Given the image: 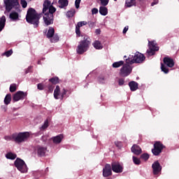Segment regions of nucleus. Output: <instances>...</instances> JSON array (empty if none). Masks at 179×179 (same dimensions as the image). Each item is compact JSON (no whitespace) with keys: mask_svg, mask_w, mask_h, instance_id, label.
<instances>
[{"mask_svg":"<svg viewBox=\"0 0 179 179\" xmlns=\"http://www.w3.org/2000/svg\"><path fill=\"white\" fill-rule=\"evenodd\" d=\"M41 18V14L37 13L34 8H30L27 13L26 20L27 23L33 24L34 27L36 29L38 27L40 24V19Z\"/></svg>","mask_w":179,"mask_h":179,"instance_id":"1","label":"nucleus"},{"mask_svg":"<svg viewBox=\"0 0 179 179\" xmlns=\"http://www.w3.org/2000/svg\"><path fill=\"white\" fill-rule=\"evenodd\" d=\"M90 44H92V39L88 36L85 35L83 39L78 43L76 48L77 54L80 55L85 54L90 48Z\"/></svg>","mask_w":179,"mask_h":179,"instance_id":"2","label":"nucleus"},{"mask_svg":"<svg viewBox=\"0 0 179 179\" xmlns=\"http://www.w3.org/2000/svg\"><path fill=\"white\" fill-rule=\"evenodd\" d=\"M145 56L141 52H136L134 55H129L127 59H126L127 64H142L145 61Z\"/></svg>","mask_w":179,"mask_h":179,"instance_id":"3","label":"nucleus"},{"mask_svg":"<svg viewBox=\"0 0 179 179\" xmlns=\"http://www.w3.org/2000/svg\"><path fill=\"white\" fill-rule=\"evenodd\" d=\"M13 138L16 143H23V142H26L30 138V133L27 131L15 133L13 134Z\"/></svg>","mask_w":179,"mask_h":179,"instance_id":"4","label":"nucleus"},{"mask_svg":"<svg viewBox=\"0 0 179 179\" xmlns=\"http://www.w3.org/2000/svg\"><path fill=\"white\" fill-rule=\"evenodd\" d=\"M67 93H68V90L63 88L61 90V88H59V86L57 85L54 91V97L56 100H59V99L64 100V97L66 96Z\"/></svg>","mask_w":179,"mask_h":179,"instance_id":"5","label":"nucleus"},{"mask_svg":"<svg viewBox=\"0 0 179 179\" xmlns=\"http://www.w3.org/2000/svg\"><path fill=\"white\" fill-rule=\"evenodd\" d=\"M14 165L20 173H27V165H26L23 159L17 158L14 162Z\"/></svg>","mask_w":179,"mask_h":179,"instance_id":"6","label":"nucleus"},{"mask_svg":"<svg viewBox=\"0 0 179 179\" xmlns=\"http://www.w3.org/2000/svg\"><path fill=\"white\" fill-rule=\"evenodd\" d=\"M131 73L132 66H131V64L126 62V64L121 67L120 75L122 76V78H127V76H129Z\"/></svg>","mask_w":179,"mask_h":179,"instance_id":"7","label":"nucleus"},{"mask_svg":"<svg viewBox=\"0 0 179 179\" xmlns=\"http://www.w3.org/2000/svg\"><path fill=\"white\" fill-rule=\"evenodd\" d=\"M149 49L147 50V55L148 57H152V55H155L156 51H159V47H157V44L156 41H148Z\"/></svg>","mask_w":179,"mask_h":179,"instance_id":"8","label":"nucleus"},{"mask_svg":"<svg viewBox=\"0 0 179 179\" xmlns=\"http://www.w3.org/2000/svg\"><path fill=\"white\" fill-rule=\"evenodd\" d=\"M163 149H164V145L159 141H157L154 144V149L152 150V152L155 156H159V155L162 153Z\"/></svg>","mask_w":179,"mask_h":179,"instance_id":"9","label":"nucleus"},{"mask_svg":"<svg viewBox=\"0 0 179 179\" xmlns=\"http://www.w3.org/2000/svg\"><path fill=\"white\" fill-rule=\"evenodd\" d=\"M43 22L46 26H50L54 23V15L52 13H43Z\"/></svg>","mask_w":179,"mask_h":179,"instance_id":"10","label":"nucleus"},{"mask_svg":"<svg viewBox=\"0 0 179 179\" xmlns=\"http://www.w3.org/2000/svg\"><path fill=\"white\" fill-rule=\"evenodd\" d=\"M4 3L6 10L8 12L12 10L14 6H19V1L17 0H4Z\"/></svg>","mask_w":179,"mask_h":179,"instance_id":"11","label":"nucleus"},{"mask_svg":"<svg viewBox=\"0 0 179 179\" xmlns=\"http://www.w3.org/2000/svg\"><path fill=\"white\" fill-rule=\"evenodd\" d=\"M112 170L114 173H120L124 171V165L120 162H113L111 164Z\"/></svg>","mask_w":179,"mask_h":179,"instance_id":"12","label":"nucleus"},{"mask_svg":"<svg viewBox=\"0 0 179 179\" xmlns=\"http://www.w3.org/2000/svg\"><path fill=\"white\" fill-rule=\"evenodd\" d=\"M152 173L154 176H159V173L162 172V166L159 161L155 162L152 165Z\"/></svg>","mask_w":179,"mask_h":179,"instance_id":"13","label":"nucleus"},{"mask_svg":"<svg viewBox=\"0 0 179 179\" xmlns=\"http://www.w3.org/2000/svg\"><path fill=\"white\" fill-rule=\"evenodd\" d=\"M26 96H27V93L18 91L13 95V101H19V100H23Z\"/></svg>","mask_w":179,"mask_h":179,"instance_id":"14","label":"nucleus"},{"mask_svg":"<svg viewBox=\"0 0 179 179\" xmlns=\"http://www.w3.org/2000/svg\"><path fill=\"white\" fill-rule=\"evenodd\" d=\"M113 174V168L111 165L107 164L103 169V177H110Z\"/></svg>","mask_w":179,"mask_h":179,"instance_id":"15","label":"nucleus"},{"mask_svg":"<svg viewBox=\"0 0 179 179\" xmlns=\"http://www.w3.org/2000/svg\"><path fill=\"white\" fill-rule=\"evenodd\" d=\"M164 63L165 65H167L169 68H173L174 66V60L170 57H164Z\"/></svg>","mask_w":179,"mask_h":179,"instance_id":"16","label":"nucleus"},{"mask_svg":"<svg viewBox=\"0 0 179 179\" xmlns=\"http://www.w3.org/2000/svg\"><path fill=\"white\" fill-rule=\"evenodd\" d=\"M131 152L134 155L138 156V155H141V153H142V148H141V147H139V145H134L131 147Z\"/></svg>","mask_w":179,"mask_h":179,"instance_id":"17","label":"nucleus"},{"mask_svg":"<svg viewBox=\"0 0 179 179\" xmlns=\"http://www.w3.org/2000/svg\"><path fill=\"white\" fill-rule=\"evenodd\" d=\"M45 152H47V148L41 145H38L37 147L38 156H45Z\"/></svg>","mask_w":179,"mask_h":179,"instance_id":"18","label":"nucleus"},{"mask_svg":"<svg viewBox=\"0 0 179 179\" xmlns=\"http://www.w3.org/2000/svg\"><path fill=\"white\" fill-rule=\"evenodd\" d=\"M9 17L13 22H16L19 20V17H20V15H19L16 11H12Z\"/></svg>","mask_w":179,"mask_h":179,"instance_id":"19","label":"nucleus"},{"mask_svg":"<svg viewBox=\"0 0 179 179\" xmlns=\"http://www.w3.org/2000/svg\"><path fill=\"white\" fill-rule=\"evenodd\" d=\"M62 139H64V136L62 134L56 136L53 138H52V140L53 141V143L55 145H58L62 142Z\"/></svg>","mask_w":179,"mask_h":179,"instance_id":"20","label":"nucleus"},{"mask_svg":"<svg viewBox=\"0 0 179 179\" xmlns=\"http://www.w3.org/2000/svg\"><path fill=\"white\" fill-rule=\"evenodd\" d=\"M50 6H52L51 5V1H50L49 0H45L43 3V13H45V12H47V10H48V8Z\"/></svg>","mask_w":179,"mask_h":179,"instance_id":"21","label":"nucleus"},{"mask_svg":"<svg viewBox=\"0 0 179 179\" xmlns=\"http://www.w3.org/2000/svg\"><path fill=\"white\" fill-rule=\"evenodd\" d=\"M129 86L131 92H135L136 90H138V83L135 81H131L129 83Z\"/></svg>","mask_w":179,"mask_h":179,"instance_id":"22","label":"nucleus"},{"mask_svg":"<svg viewBox=\"0 0 179 179\" xmlns=\"http://www.w3.org/2000/svg\"><path fill=\"white\" fill-rule=\"evenodd\" d=\"M99 13L102 15V16H107L108 13V9H107L106 6H102L99 8Z\"/></svg>","mask_w":179,"mask_h":179,"instance_id":"23","label":"nucleus"},{"mask_svg":"<svg viewBox=\"0 0 179 179\" xmlns=\"http://www.w3.org/2000/svg\"><path fill=\"white\" fill-rule=\"evenodd\" d=\"M92 45L95 50H103V45L101 44V42L100 41H95Z\"/></svg>","mask_w":179,"mask_h":179,"instance_id":"24","label":"nucleus"},{"mask_svg":"<svg viewBox=\"0 0 179 179\" xmlns=\"http://www.w3.org/2000/svg\"><path fill=\"white\" fill-rule=\"evenodd\" d=\"M136 1L135 0H126L124 6L126 8H131L132 6H135Z\"/></svg>","mask_w":179,"mask_h":179,"instance_id":"25","label":"nucleus"},{"mask_svg":"<svg viewBox=\"0 0 179 179\" xmlns=\"http://www.w3.org/2000/svg\"><path fill=\"white\" fill-rule=\"evenodd\" d=\"M55 33V30L54 29V28L49 27V29H48V33L46 34V37L48 38H52V37L54 36Z\"/></svg>","mask_w":179,"mask_h":179,"instance_id":"26","label":"nucleus"},{"mask_svg":"<svg viewBox=\"0 0 179 179\" xmlns=\"http://www.w3.org/2000/svg\"><path fill=\"white\" fill-rule=\"evenodd\" d=\"M6 22V17L5 16H2L0 18V31L3 30V27H5V23Z\"/></svg>","mask_w":179,"mask_h":179,"instance_id":"27","label":"nucleus"},{"mask_svg":"<svg viewBox=\"0 0 179 179\" xmlns=\"http://www.w3.org/2000/svg\"><path fill=\"white\" fill-rule=\"evenodd\" d=\"M6 157L9 160H15V159H16L17 156L16 155V154L10 152L6 155Z\"/></svg>","mask_w":179,"mask_h":179,"instance_id":"28","label":"nucleus"},{"mask_svg":"<svg viewBox=\"0 0 179 179\" xmlns=\"http://www.w3.org/2000/svg\"><path fill=\"white\" fill-rule=\"evenodd\" d=\"M69 1L68 0H59V8H65L68 6Z\"/></svg>","mask_w":179,"mask_h":179,"instance_id":"29","label":"nucleus"},{"mask_svg":"<svg viewBox=\"0 0 179 179\" xmlns=\"http://www.w3.org/2000/svg\"><path fill=\"white\" fill-rule=\"evenodd\" d=\"M124 66V61L115 62L112 64L113 68H120V66Z\"/></svg>","mask_w":179,"mask_h":179,"instance_id":"30","label":"nucleus"},{"mask_svg":"<svg viewBox=\"0 0 179 179\" xmlns=\"http://www.w3.org/2000/svg\"><path fill=\"white\" fill-rule=\"evenodd\" d=\"M11 100H12L11 95L7 94L4 99V103L6 104V106H8V104L10 103Z\"/></svg>","mask_w":179,"mask_h":179,"instance_id":"31","label":"nucleus"},{"mask_svg":"<svg viewBox=\"0 0 179 179\" xmlns=\"http://www.w3.org/2000/svg\"><path fill=\"white\" fill-rule=\"evenodd\" d=\"M57 10V8L54 6H50L48 10L46 11V13H51L52 15H54Z\"/></svg>","mask_w":179,"mask_h":179,"instance_id":"32","label":"nucleus"},{"mask_svg":"<svg viewBox=\"0 0 179 179\" xmlns=\"http://www.w3.org/2000/svg\"><path fill=\"white\" fill-rule=\"evenodd\" d=\"M48 120H45L44 122V124L42 125V127H40L41 131H44L45 129H47L49 127Z\"/></svg>","mask_w":179,"mask_h":179,"instance_id":"33","label":"nucleus"},{"mask_svg":"<svg viewBox=\"0 0 179 179\" xmlns=\"http://www.w3.org/2000/svg\"><path fill=\"white\" fill-rule=\"evenodd\" d=\"M76 11H75V9H71L69 11L66 13L67 17H72L75 15Z\"/></svg>","mask_w":179,"mask_h":179,"instance_id":"34","label":"nucleus"},{"mask_svg":"<svg viewBox=\"0 0 179 179\" xmlns=\"http://www.w3.org/2000/svg\"><path fill=\"white\" fill-rule=\"evenodd\" d=\"M133 163L136 164V166H139L141 164V159L135 156H133Z\"/></svg>","mask_w":179,"mask_h":179,"instance_id":"35","label":"nucleus"},{"mask_svg":"<svg viewBox=\"0 0 179 179\" xmlns=\"http://www.w3.org/2000/svg\"><path fill=\"white\" fill-rule=\"evenodd\" d=\"M59 79L58 78V77H55L52 78H50L49 80V82H51V83H52L53 85H57V83H58L59 81Z\"/></svg>","mask_w":179,"mask_h":179,"instance_id":"36","label":"nucleus"},{"mask_svg":"<svg viewBox=\"0 0 179 179\" xmlns=\"http://www.w3.org/2000/svg\"><path fill=\"white\" fill-rule=\"evenodd\" d=\"M161 69L163 73H169V68H167V66H166V65L161 64Z\"/></svg>","mask_w":179,"mask_h":179,"instance_id":"37","label":"nucleus"},{"mask_svg":"<svg viewBox=\"0 0 179 179\" xmlns=\"http://www.w3.org/2000/svg\"><path fill=\"white\" fill-rule=\"evenodd\" d=\"M102 6H107L110 0H99Z\"/></svg>","mask_w":179,"mask_h":179,"instance_id":"38","label":"nucleus"},{"mask_svg":"<svg viewBox=\"0 0 179 179\" xmlns=\"http://www.w3.org/2000/svg\"><path fill=\"white\" fill-rule=\"evenodd\" d=\"M59 37H58V35H53L52 38L50 39L51 43H57L59 41Z\"/></svg>","mask_w":179,"mask_h":179,"instance_id":"39","label":"nucleus"},{"mask_svg":"<svg viewBox=\"0 0 179 179\" xmlns=\"http://www.w3.org/2000/svg\"><path fill=\"white\" fill-rule=\"evenodd\" d=\"M86 24H87V22H86V21H81V22H78V24H77V27H82L83 26H86Z\"/></svg>","mask_w":179,"mask_h":179,"instance_id":"40","label":"nucleus"},{"mask_svg":"<svg viewBox=\"0 0 179 179\" xmlns=\"http://www.w3.org/2000/svg\"><path fill=\"white\" fill-rule=\"evenodd\" d=\"M141 159H143V160H148L149 159V154L148 153H144L143 155H141Z\"/></svg>","mask_w":179,"mask_h":179,"instance_id":"41","label":"nucleus"},{"mask_svg":"<svg viewBox=\"0 0 179 179\" xmlns=\"http://www.w3.org/2000/svg\"><path fill=\"white\" fill-rule=\"evenodd\" d=\"M10 92H11V93H13V92H16V84L10 85Z\"/></svg>","mask_w":179,"mask_h":179,"instance_id":"42","label":"nucleus"},{"mask_svg":"<svg viewBox=\"0 0 179 179\" xmlns=\"http://www.w3.org/2000/svg\"><path fill=\"white\" fill-rule=\"evenodd\" d=\"M99 82L100 83H103V84L106 83V78H104V76H101L99 78Z\"/></svg>","mask_w":179,"mask_h":179,"instance_id":"43","label":"nucleus"},{"mask_svg":"<svg viewBox=\"0 0 179 179\" xmlns=\"http://www.w3.org/2000/svg\"><path fill=\"white\" fill-rule=\"evenodd\" d=\"M13 53V51H12V50H10L4 52L3 55H6V57H10V55H12Z\"/></svg>","mask_w":179,"mask_h":179,"instance_id":"44","label":"nucleus"},{"mask_svg":"<svg viewBox=\"0 0 179 179\" xmlns=\"http://www.w3.org/2000/svg\"><path fill=\"white\" fill-rule=\"evenodd\" d=\"M20 3H21L22 8L27 7V1H26V0H21Z\"/></svg>","mask_w":179,"mask_h":179,"instance_id":"45","label":"nucleus"},{"mask_svg":"<svg viewBox=\"0 0 179 179\" xmlns=\"http://www.w3.org/2000/svg\"><path fill=\"white\" fill-rule=\"evenodd\" d=\"M4 139L6 140V141H13V134H12L11 136H6L5 137H4Z\"/></svg>","mask_w":179,"mask_h":179,"instance_id":"46","label":"nucleus"},{"mask_svg":"<svg viewBox=\"0 0 179 179\" xmlns=\"http://www.w3.org/2000/svg\"><path fill=\"white\" fill-rule=\"evenodd\" d=\"M76 33L77 36H80V28L78 26L76 27Z\"/></svg>","mask_w":179,"mask_h":179,"instance_id":"47","label":"nucleus"},{"mask_svg":"<svg viewBox=\"0 0 179 179\" xmlns=\"http://www.w3.org/2000/svg\"><path fill=\"white\" fill-rule=\"evenodd\" d=\"M75 5H76V9H79V6L80 5V0H76Z\"/></svg>","mask_w":179,"mask_h":179,"instance_id":"48","label":"nucleus"},{"mask_svg":"<svg viewBox=\"0 0 179 179\" xmlns=\"http://www.w3.org/2000/svg\"><path fill=\"white\" fill-rule=\"evenodd\" d=\"M118 83L120 86H122L124 85V83H125V80L122 78H120L119 79Z\"/></svg>","mask_w":179,"mask_h":179,"instance_id":"49","label":"nucleus"},{"mask_svg":"<svg viewBox=\"0 0 179 179\" xmlns=\"http://www.w3.org/2000/svg\"><path fill=\"white\" fill-rule=\"evenodd\" d=\"M92 15H97L99 13V9L94 8L92 10Z\"/></svg>","mask_w":179,"mask_h":179,"instance_id":"50","label":"nucleus"},{"mask_svg":"<svg viewBox=\"0 0 179 179\" xmlns=\"http://www.w3.org/2000/svg\"><path fill=\"white\" fill-rule=\"evenodd\" d=\"M88 26H89V27H90V29H93L94 27V26H95V24H94V22H88Z\"/></svg>","mask_w":179,"mask_h":179,"instance_id":"51","label":"nucleus"},{"mask_svg":"<svg viewBox=\"0 0 179 179\" xmlns=\"http://www.w3.org/2000/svg\"><path fill=\"white\" fill-rule=\"evenodd\" d=\"M37 87L39 90H43L44 89V85H43L41 83L38 84Z\"/></svg>","mask_w":179,"mask_h":179,"instance_id":"52","label":"nucleus"},{"mask_svg":"<svg viewBox=\"0 0 179 179\" xmlns=\"http://www.w3.org/2000/svg\"><path fill=\"white\" fill-rule=\"evenodd\" d=\"M54 90V86H52V85H50L49 87H48V92H50V93H52V91Z\"/></svg>","mask_w":179,"mask_h":179,"instance_id":"53","label":"nucleus"},{"mask_svg":"<svg viewBox=\"0 0 179 179\" xmlns=\"http://www.w3.org/2000/svg\"><path fill=\"white\" fill-rule=\"evenodd\" d=\"M159 3V0H155L152 3L151 6H155V5H157Z\"/></svg>","mask_w":179,"mask_h":179,"instance_id":"54","label":"nucleus"},{"mask_svg":"<svg viewBox=\"0 0 179 179\" xmlns=\"http://www.w3.org/2000/svg\"><path fill=\"white\" fill-rule=\"evenodd\" d=\"M129 27L126 26L123 29V34H125L128 31Z\"/></svg>","mask_w":179,"mask_h":179,"instance_id":"55","label":"nucleus"},{"mask_svg":"<svg viewBox=\"0 0 179 179\" xmlns=\"http://www.w3.org/2000/svg\"><path fill=\"white\" fill-rule=\"evenodd\" d=\"M30 69H31V67H28V69L25 71V73H29V72H30Z\"/></svg>","mask_w":179,"mask_h":179,"instance_id":"56","label":"nucleus"},{"mask_svg":"<svg viewBox=\"0 0 179 179\" xmlns=\"http://www.w3.org/2000/svg\"><path fill=\"white\" fill-rule=\"evenodd\" d=\"M95 33L96 34H100V29H96Z\"/></svg>","mask_w":179,"mask_h":179,"instance_id":"57","label":"nucleus"},{"mask_svg":"<svg viewBox=\"0 0 179 179\" xmlns=\"http://www.w3.org/2000/svg\"><path fill=\"white\" fill-rule=\"evenodd\" d=\"M38 65H40V61L38 62Z\"/></svg>","mask_w":179,"mask_h":179,"instance_id":"58","label":"nucleus"},{"mask_svg":"<svg viewBox=\"0 0 179 179\" xmlns=\"http://www.w3.org/2000/svg\"><path fill=\"white\" fill-rule=\"evenodd\" d=\"M124 58H127V56H124Z\"/></svg>","mask_w":179,"mask_h":179,"instance_id":"59","label":"nucleus"},{"mask_svg":"<svg viewBox=\"0 0 179 179\" xmlns=\"http://www.w3.org/2000/svg\"><path fill=\"white\" fill-rule=\"evenodd\" d=\"M114 1H117V0H114Z\"/></svg>","mask_w":179,"mask_h":179,"instance_id":"60","label":"nucleus"}]
</instances>
